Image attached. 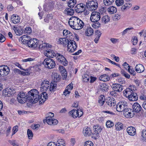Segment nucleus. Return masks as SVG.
Instances as JSON below:
<instances>
[{
    "label": "nucleus",
    "mask_w": 146,
    "mask_h": 146,
    "mask_svg": "<svg viewBox=\"0 0 146 146\" xmlns=\"http://www.w3.org/2000/svg\"><path fill=\"white\" fill-rule=\"evenodd\" d=\"M36 91V89H33L29 91L26 96L23 93L19 94L17 97L18 102L22 104L26 102L32 104L36 103V95L35 94Z\"/></svg>",
    "instance_id": "1"
},
{
    "label": "nucleus",
    "mask_w": 146,
    "mask_h": 146,
    "mask_svg": "<svg viewBox=\"0 0 146 146\" xmlns=\"http://www.w3.org/2000/svg\"><path fill=\"white\" fill-rule=\"evenodd\" d=\"M44 54L48 57L53 58L56 57L57 61L63 65L66 66L68 64V61L63 56L59 53H56L51 49H47L44 51Z\"/></svg>",
    "instance_id": "2"
},
{
    "label": "nucleus",
    "mask_w": 146,
    "mask_h": 146,
    "mask_svg": "<svg viewBox=\"0 0 146 146\" xmlns=\"http://www.w3.org/2000/svg\"><path fill=\"white\" fill-rule=\"evenodd\" d=\"M52 76L53 82H51L49 89L50 91L51 92L56 90V88L57 82L59 81L60 79V76L56 73H52Z\"/></svg>",
    "instance_id": "3"
},
{
    "label": "nucleus",
    "mask_w": 146,
    "mask_h": 146,
    "mask_svg": "<svg viewBox=\"0 0 146 146\" xmlns=\"http://www.w3.org/2000/svg\"><path fill=\"white\" fill-rule=\"evenodd\" d=\"M86 6L88 10L93 11L96 10L98 7L96 0H89L86 3Z\"/></svg>",
    "instance_id": "4"
},
{
    "label": "nucleus",
    "mask_w": 146,
    "mask_h": 146,
    "mask_svg": "<svg viewBox=\"0 0 146 146\" xmlns=\"http://www.w3.org/2000/svg\"><path fill=\"white\" fill-rule=\"evenodd\" d=\"M42 63L45 67L50 69L54 68L56 65L54 61L52 59L49 58L44 59Z\"/></svg>",
    "instance_id": "5"
},
{
    "label": "nucleus",
    "mask_w": 146,
    "mask_h": 146,
    "mask_svg": "<svg viewBox=\"0 0 146 146\" xmlns=\"http://www.w3.org/2000/svg\"><path fill=\"white\" fill-rule=\"evenodd\" d=\"M103 128L98 125H94L93 126L94 132L92 133V137L95 139H98L100 135V133L103 129Z\"/></svg>",
    "instance_id": "6"
},
{
    "label": "nucleus",
    "mask_w": 146,
    "mask_h": 146,
    "mask_svg": "<svg viewBox=\"0 0 146 146\" xmlns=\"http://www.w3.org/2000/svg\"><path fill=\"white\" fill-rule=\"evenodd\" d=\"M39 92L37 91V101H39V104L40 105L42 104L48 98V94L45 92H44L42 93L40 96V95L39 94Z\"/></svg>",
    "instance_id": "7"
},
{
    "label": "nucleus",
    "mask_w": 146,
    "mask_h": 146,
    "mask_svg": "<svg viewBox=\"0 0 146 146\" xmlns=\"http://www.w3.org/2000/svg\"><path fill=\"white\" fill-rule=\"evenodd\" d=\"M127 103L125 101H121L118 103L116 106V110L119 112L124 111L125 110L127 107Z\"/></svg>",
    "instance_id": "8"
},
{
    "label": "nucleus",
    "mask_w": 146,
    "mask_h": 146,
    "mask_svg": "<svg viewBox=\"0 0 146 146\" xmlns=\"http://www.w3.org/2000/svg\"><path fill=\"white\" fill-rule=\"evenodd\" d=\"M41 40H39L37 39V46L39 45L38 49L40 51L42 50L45 49V48H51L52 47V46L48 43H43L42 41V39Z\"/></svg>",
    "instance_id": "9"
},
{
    "label": "nucleus",
    "mask_w": 146,
    "mask_h": 146,
    "mask_svg": "<svg viewBox=\"0 0 146 146\" xmlns=\"http://www.w3.org/2000/svg\"><path fill=\"white\" fill-rule=\"evenodd\" d=\"M10 69L7 65L0 66V76L3 77L7 76L9 73Z\"/></svg>",
    "instance_id": "10"
},
{
    "label": "nucleus",
    "mask_w": 146,
    "mask_h": 146,
    "mask_svg": "<svg viewBox=\"0 0 146 146\" xmlns=\"http://www.w3.org/2000/svg\"><path fill=\"white\" fill-rule=\"evenodd\" d=\"M76 20L75 21V23L73 25L72 28L76 30L80 29H82L84 25L83 22L79 18H77Z\"/></svg>",
    "instance_id": "11"
},
{
    "label": "nucleus",
    "mask_w": 146,
    "mask_h": 146,
    "mask_svg": "<svg viewBox=\"0 0 146 146\" xmlns=\"http://www.w3.org/2000/svg\"><path fill=\"white\" fill-rule=\"evenodd\" d=\"M70 40L69 43L67 44V47L68 50H69V51L71 52H73L76 49L77 45L76 42L74 40H71L70 38H69Z\"/></svg>",
    "instance_id": "12"
},
{
    "label": "nucleus",
    "mask_w": 146,
    "mask_h": 146,
    "mask_svg": "<svg viewBox=\"0 0 146 146\" xmlns=\"http://www.w3.org/2000/svg\"><path fill=\"white\" fill-rule=\"evenodd\" d=\"M109 86L105 83L100 84L98 86V93H102L108 91Z\"/></svg>",
    "instance_id": "13"
},
{
    "label": "nucleus",
    "mask_w": 146,
    "mask_h": 146,
    "mask_svg": "<svg viewBox=\"0 0 146 146\" xmlns=\"http://www.w3.org/2000/svg\"><path fill=\"white\" fill-rule=\"evenodd\" d=\"M100 18V14L99 13L94 11L92 13L90 17V20L92 22H98Z\"/></svg>",
    "instance_id": "14"
},
{
    "label": "nucleus",
    "mask_w": 146,
    "mask_h": 146,
    "mask_svg": "<svg viewBox=\"0 0 146 146\" xmlns=\"http://www.w3.org/2000/svg\"><path fill=\"white\" fill-rule=\"evenodd\" d=\"M55 3V1L52 0L49 1L47 4L44 6V11L47 12L52 10L54 8Z\"/></svg>",
    "instance_id": "15"
},
{
    "label": "nucleus",
    "mask_w": 146,
    "mask_h": 146,
    "mask_svg": "<svg viewBox=\"0 0 146 146\" xmlns=\"http://www.w3.org/2000/svg\"><path fill=\"white\" fill-rule=\"evenodd\" d=\"M86 8L85 5L83 3H80L78 4L75 7V10L76 12L78 13H81L85 11Z\"/></svg>",
    "instance_id": "16"
},
{
    "label": "nucleus",
    "mask_w": 146,
    "mask_h": 146,
    "mask_svg": "<svg viewBox=\"0 0 146 146\" xmlns=\"http://www.w3.org/2000/svg\"><path fill=\"white\" fill-rule=\"evenodd\" d=\"M111 87L113 90H115L117 92H121L123 88V86L118 84H113Z\"/></svg>",
    "instance_id": "17"
},
{
    "label": "nucleus",
    "mask_w": 146,
    "mask_h": 146,
    "mask_svg": "<svg viewBox=\"0 0 146 146\" xmlns=\"http://www.w3.org/2000/svg\"><path fill=\"white\" fill-rule=\"evenodd\" d=\"M36 38H31L26 44L29 47L34 49L36 47Z\"/></svg>",
    "instance_id": "18"
},
{
    "label": "nucleus",
    "mask_w": 146,
    "mask_h": 146,
    "mask_svg": "<svg viewBox=\"0 0 146 146\" xmlns=\"http://www.w3.org/2000/svg\"><path fill=\"white\" fill-rule=\"evenodd\" d=\"M132 110L135 113H138L139 111H141V107L140 104L137 103H134L132 106Z\"/></svg>",
    "instance_id": "19"
},
{
    "label": "nucleus",
    "mask_w": 146,
    "mask_h": 146,
    "mask_svg": "<svg viewBox=\"0 0 146 146\" xmlns=\"http://www.w3.org/2000/svg\"><path fill=\"white\" fill-rule=\"evenodd\" d=\"M31 38L29 36L25 35L21 36L19 38V40H21L23 44L26 45Z\"/></svg>",
    "instance_id": "20"
},
{
    "label": "nucleus",
    "mask_w": 146,
    "mask_h": 146,
    "mask_svg": "<svg viewBox=\"0 0 146 146\" xmlns=\"http://www.w3.org/2000/svg\"><path fill=\"white\" fill-rule=\"evenodd\" d=\"M50 86L49 82L46 80H44L42 82L41 86V88L43 89V90L46 91L49 88Z\"/></svg>",
    "instance_id": "21"
},
{
    "label": "nucleus",
    "mask_w": 146,
    "mask_h": 146,
    "mask_svg": "<svg viewBox=\"0 0 146 146\" xmlns=\"http://www.w3.org/2000/svg\"><path fill=\"white\" fill-rule=\"evenodd\" d=\"M135 71L139 73L143 72L145 70L143 66L140 64H137L135 67Z\"/></svg>",
    "instance_id": "22"
},
{
    "label": "nucleus",
    "mask_w": 146,
    "mask_h": 146,
    "mask_svg": "<svg viewBox=\"0 0 146 146\" xmlns=\"http://www.w3.org/2000/svg\"><path fill=\"white\" fill-rule=\"evenodd\" d=\"M46 121L49 125H56L58 123V121L55 119L52 118H46Z\"/></svg>",
    "instance_id": "23"
},
{
    "label": "nucleus",
    "mask_w": 146,
    "mask_h": 146,
    "mask_svg": "<svg viewBox=\"0 0 146 146\" xmlns=\"http://www.w3.org/2000/svg\"><path fill=\"white\" fill-rule=\"evenodd\" d=\"M128 108V106H127V107L126 109L127 110H125L123 111L124 114L128 115L131 117H133L135 114L134 112L133 111L132 109H129Z\"/></svg>",
    "instance_id": "24"
},
{
    "label": "nucleus",
    "mask_w": 146,
    "mask_h": 146,
    "mask_svg": "<svg viewBox=\"0 0 146 146\" xmlns=\"http://www.w3.org/2000/svg\"><path fill=\"white\" fill-rule=\"evenodd\" d=\"M11 20L13 23L16 24L19 22L20 17L16 15L13 14L11 16Z\"/></svg>",
    "instance_id": "25"
},
{
    "label": "nucleus",
    "mask_w": 146,
    "mask_h": 146,
    "mask_svg": "<svg viewBox=\"0 0 146 146\" xmlns=\"http://www.w3.org/2000/svg\"><path fill=\"white\" fill-rule=\"evenodd\" d=\"M127 131L129 135L131 136H134L136 133V130L133 127H129L127 128Z\"/></svg>",
    "instance_id": "26"
},
{
    "label": "nucleus",
    "mask_w": 146,
    "mask_h": 146,
    "mask_svg": "<svg viewBox=\"0 0 146 146\" xmlns=\"http://www.w3.org/2000/svg\"><path fill=\"white\" fill-rule=\"evenodd\" d=\"M59 40L60 44L64 45V46L66 47L67 46L68 43H69L70 39L64 38H60Z\"/></svg>",
    "instance_id": "27"
},
{
    "label": "nucleus",
    "mask_w": 146,
    "mask_h": 146,
    "mask_svg": "<svg viewBox=\"0 0 146 146\" xmlns=\"http://www.w3.org/2000/svg\"><path fill=\"white\" fill-rule=\"evenodd\" d=\"M132 93H133V91L132 89L130 88H127L123 91V94L125 96L128 98Z\"/></svg>",
    "instance_id": "28"
},
{
    "label": "nucleus",
    "mask_w": 146,
    "mask_h": 146,
    "mask_svg": "<svg viewBox=\"0 0 146 146\" xmlns=\"http://www.w3.org/2000/svg\"><path fill=\"white\" fill-rule=\"evenodd\" d=\"M83 132L84 135L86 136H89L92 133L91 130L90 128L88 127L84 128Z\"/></svg>",
    "instance_id": "29"
},
{
    "label": "nucleus",
    "mask_w": 146,
    "mask_h": 146,
    "mask_svg": "<svg viewBox=\"0 0 146 146\" xmlns=\"http://www.w3.org/2000/svg\"><path fill=\"white\" fill-rule=\"evenodd\" d=\"M138 97L137 93H132L128 98L129 100L131 101H137L138 100Z\"/></svg>",
    "instance_id": "30"
},
{
    "label": "nucleus",
    "mask_w": 146,
    "mask_h": 146,
    "mask_svg": "<svg viewBox=\"0 0 146 146\" xmlns=\"http://www.w3.org/2000/svg\"><path fill=\"white\" fill-rule=\"evenodd\" d=\"M69 115H72L74 118H76L78 116V111L76 110H72L69 112Z\"/></svg>",
    "instance_id": "31"
},
{
    "label": "nucleus",
    "mask_w": 146,
    "mask_h": 146,
    "mask_svg": "<svg viewBox=\"0 0 146 146\" xmlns=\"http://www.w3.org/2000/svg\"><path fill=\"white\" fill-rule=\"evenodd\" d=\"M77 18H78V17L75 16L72 17L70 18L68 22V23L71 28H72L73 25H74L75 23V21L76 20Z\"/></svg>",
    "instance_id": "32"
},
{
    "label": "nucleus",
    "mask_w": 146,
    "mask_h": 146,
    "mask_svg": "<svg viewBox=\"0 0 146 146\" xmlns=\"http://www.w3.org/2000/svg\"><path fill=\"white\" fill-rule=\"evenodd\" d=\"M106 103L110 107L114 106L116 104L115 101L111 99L106 100Z\"/></svg>",
    "instance_id": "33"
},
{
    "label": "nucleus",
    "mask_w": 146,
    "mask_h": 146,
    "mask_svg": "<svg viewBox=\"0 0 146 146\" xmlns=\"http://www.w3.org/2000/svg\"><path fill=\"white\" fill-rule=\"evenodd\" d=\"M95 34L96 38L94 40V41L96 43H97L102 33L100 31L98 30L95 31Z\"/></svg>",
    "instance_id": "34"
},
{
    "label": "nucleus",
    "mask_w": 146,
    "mask_h": 146,
    "mask_svg": "<svg viewBox=\"0 0 146 146\" xmlns=\"http://www.w3.org/2000/svg\"><path fill=\"white\" fill-rule=\"evenodd\" d=\"M99 79L100 80L105 82L109 81L110 79V78L108 75L104 74L100 76L99 78Z\"/></svg>",
    "instance_id": "35"
},
{
    "label": "nucleus",
    "mask_w": 146,
    "mask_h": 146,
    "mask_svg": "<svg viewBox=\"0 0 146 146\" xmlns=\"http://www.w3.org/2000/svg\"><path fill=\"white\" fill-rule=\"evenodd\" d=\"M73 9L71 8H66L64 10V13L70 16L72 15L74 13Z\"/></svg>",
    "instance_id": "36"
},
{
    "label": "nucleus",
    "mask_w": 146,
    "mask_h": 146,
    "mask_svg": "<svg viewBox=\"0 0 146 146\" xmlns=\"http://www.w3.org/2000/svg\"><path fill=\"white\" fill-rule=\"evenodd\" d=\"M115 127L116 130L120 131L123 129V125L121 123L118 122L115 124Z\"/></svg>",
    "instance_id": "37"
},
{
    "label": "nucleus",
    "mask_w": 146,
    "mask_h": 146,
    "mask_svg": "<svg viewBox=\"0 0 146 146\" xmlns=\"http://www.w3.org/2000/svg\"><path fill=\"white\" fill-rule=\"evenodd\" d=\"M94 31L93 29L90 27L87 28L85 33L87 36H90L94 33Z\"/></svg>",
    "instance_id": "38"
},
{
    "label": "nucleus",
    "mask_w": 146,
    "mask_h": 146,
    "mask_svg": "<svg viewBox=\"0 0 146 146\" xmlns=\"http://www.w3.org/2000/svg\"><path fill=\"white\" fill-rule=\"evenodd\" d=\"M131 6L132 4L130 3H127L121 7V10L122 11H125L127 9H128Z\"/></svg>",
    "instance_id": "39"
},
{
    "label": "nucleus",
    "mask_w": 146,
    "mask_h": 146,
    "mask_svg": "<svg viewBox=\"0 0 146 146\" xmlns=\"http://www.w3.org/2000/svg\"><path fill=\"white\" fill-rule=\"evenodd\" d=\"M12 91H11V90L10 88L9 90H6L5 91H4L3 92V94H4V96H5L7 97H10L12 96V94H13Z\"/></svg>",
    "instance_id": "40"
},
{
    "label": "nucleus",
    "mask_w": 146,
    "mask_h": 146,
    "mask_svg": "<svg viewBox=\"0 0 146 146\" xmlns=\"http://www.w3.org/2000/svg\"><path fill=\"white\" fill-rule=\"evenodd\" d=\"M56 144L57 146H65V145L64 141L62 139H58Z\"/></svg>",
    "instance_id": "41"
},
{
    "label": "nucleus",
    "mask_w": 146,
    "mask_h": 146,
    "mask_svg": "<svg viewBox=\"0 0 146 146\" xmlns=\"http://www.w3.org/2000/svg\"><path fill=\"white\" fill-rule=\"evenodd\" d=\"M72 83L69 84L67 87L66 88L65 90L64 91V93L65 94L66 92H68V94H70V92L68 91V90H72L73 88V84H72Z\"/></svg>",
    "instance_id": "42"
},
{
    "label": "nucleus",
    "mask_w": 146,
    "mask_h": 146,
    "mask_svg": "<svg viewBox=\"0 0 146 146\" xmlns=\"http://www.w3.org/2000/svg\"><path fill=\"white\" fill-rule=\"evenodd\" d=\"M13 29L14 30L15 33L17 35H22L23 31L22 30L20 31L19 29H18L17 27H14Z\"/></svg>",
    "instance_id": "43"
},
{
    "label": "nucleus",
    "mask_w": 146,
    "mask_h": 146,
    "mask_svg": "<svg viewBox=\"0 0 146 146\" xmlns=\"http://www.w3.org/2000/svg\"><path fill=\"white\" fill-rule=\"evenodd\" d=\"M110 21V17L108 16H104L102 18V22L103 23H106Z\"/></svg>",
    "instance_id": "44"
},
{
    "label": "nucleus",
    "mask_w": 146,
    "mask_h": 146,
    "mask_svg": "<svg viewBox=\"0 0 146 146\" xmlns=\"http://www.w3.org/2000/svg\"><path fill=\"white\" fill-rule=\"evenodd\" d=\"M108 11L111 14L115 13L117 11V8L114 6L110 7L108 9Z\"/></svg>",
    "instance_id": "45"
},
{
    "label": "nucleus",
    "mask_w": 146,
    "mask_h": 146,
    "mask_svg": "<svg viewBox=\"0 0 146 146\" xmlns=\"http://www.w3.org/2000/svg\"><path fill=\"white\" fill-rule=\"evenodd\" d=\"M114 0H104V3L106 6H109L111 5Z\"/></svg>",
    "instance_id": "46"
},
{
    "label": "nucleus",
    "mask_w": 146,
    "mask_h": 146,
    "mask_svg": "<svg viewBox=\"0 0 146 146\" xmlns=\"http://www.w3.org/2000/svg\"><path fill=\"white\" fill-rule=\"evenodd\" d=\"M114 123L110 120H108L106 123V125L108 128H111L114 125Z\"/></svg>",
    "instance_id": "47"
},
{
    "label": "nucleus",
    "mask_w": 146,
    "mask_h": 146,
    "mask_svg": "<svg viewBox=\"0 0 146 146\" xmlns=\"http://www.w3.org/2000/svg\"><path fill=\"white\" fill-rule=\"evenodd\" d=\"M82 81L87 82L89 81L90 76L87 74H84L82 76Z\"/></svg>",
    "instance_id": "48"
},
{
    "label": "nucleus",
    "mask_w": 146,
    "mask_h": 146,
    "mask_svg": "<svg viewBox=\"0 0 146 146\" xmlns=\"http://www.w3.org/2000/svg\"><path fill=\"white\" fill-rule=\"evenodd\" d=\"M121 74L123 76H125L126 78L129 79L130 77V75L128 74L124 70H122L121 71Z\"/></svg>",
    "instance_id": "49"
},
{
    "label": "nucleus",
    "mask_w": 146,
    "mask_h": 146,
    "mask_svg": "<svg viewBox=\"0 0 146 146\" xmlns=\"http://www.w3.org/2000/svg\"><path fill=\"white\" fill-rule=\"evenodd\" d=\"M128 71L130 74L133 76H135L136 75V73L134 69L132 68H128Z\"/></svg>",
    "instance_id": "50"
},
{
    "label": "nucleus",
    "mask_w": 146,
    "mask_h": 146,
    "mask_svg": "<svg viewBox=\"0 0 146 146\" xmlns=\"http://www.w3.org/2000/svg\"><path fill=\"white\" fill-rule=\"evenodd\" d=\"M32 32V30L31 27L26 28L24 31V33L25 34H30Z\"/></svg>",
    "instance_id": "51"
},
{
    "label": "nucleus",
    "mask_w": 146,
    "mask_h": 146,
    "mask_svg": "<svg viewBox=\"0 0 146 146\" xmlns=\"http://www.w3.org/2000/svg\"><path fill=\"white\" fill-rule=\"evenodd\" d=\"M27 134L28 138L29 139H31L33 137V134L31 130L29 129L27 130Z\"/></svg>",
    "instance_id": "52"
},
{
    "label": "nucleus",
    "mask_w": 146,
    "mask_h": 146,
    "mask_svg": "<svg viewBox=\"0 0 146 146\" xmlns=\"http://www.w3.org/2000/svg\"><path fill=\"white\" fill-rule=\"evenodd\" d=\"M94 23L92 24V27L95 28L99 27L100 26V24L98 22H93Z\"/></svg>",
    "instance_id": "53"
},
{
    "label": "nucleus",
    "mask_w": 146,
    "mask_h": 146,
    "mask_svg": "<svg viewBox=\"0 0 146 146\" xmlns=\"http://www.w3.org/2000/svg\"><path fill=\"white\" fill-rule=\"evenodd\" d=\"M124 1L123 0H116L115 3L117 6H121L123 3Z\"/></svg>",
    "instance_id": "54"
},
{
    "label": "nucleus",
    "mask_w": 146,
    "mask_h": 146,
    "mask_svg": "<svg viewBox=\"0 0 146 146\" xmlns=\"http://www.w3.org/2000/svg\"><path fill=\"white\" fill-rule=\"evenodd\" d=\"M60 72L62 76H64L63 79H66L67 77V72L66 69L63 70L62 71H61Z\"/></svg>",
    "instance_id": "55"
},
{
    "label": "nucleus",
    "mask_w": 146,
    "mask_h": 146,
    "mask_svg": "<svg viewBox=\"0 0 146 146\" xmlns=\"http://www.w3.org/2000/svg\"><path fill=\"white\" fill-rule=\"evenodd\" d=\"M93 143L91 141H88L85 142L84 146H93Z\"/></svg>",
    "instance_id": "56"
},
{
    "label": "nucleus",
    "mask_w": 146,
    "mask_h": 146,
    "mask_svg": "<svg viewBox=\"0 0 146 146\" xmlns=\"http://www.w3.org/2000/svg\"><path fill=\"white\" fill-rule=\"evenodd\" d=\"M132 43L133 45H136L138 42V40L137 37L135 36L133 39L131 40Z\"/></svg>",
    "instance_id": "57"
},
{
    "label": "nucleus",
    "mask_w": 146,
    "mask_h": 146,
    "mask_svg": "<svg viewBox=\"0 0 146 146\" xmlns=\"http://www.w3.org/2000/svg\"><path fill=\"white\" fill-rule=\"evenodd\" d=\"M133 29V28L131 27L130 28H127L124 30L122 33V35H123L127 33L128 31Z\"/></svg>",
    "instance_id": "58"
},
{
    "label": "nucleus",
    "mask_w": 146,
    "mask_h": 146,
    "mask_svg": "<svg viewBox=\"0 0 146 146\" xmlns=\"http://www.w3.org/2000/svg\"><path fill=\"white\" fill-rule=\"evenodd\" d=\"M5 38L2 34H0V42H2L5 40Z\"/></svg>",
    "instance_id": "59"
},
{
    "label": "nucleus",
    "mask_w": 146,
    "mask_h": 146,
    "mask_svg": "<svg viewBox=\"0 0 146 146\" xmlns=\"http://www.w3.org/2000/svg\"><path fill=\"white\" fill-rule=\"evenodd\" d=\"M142 136L143 139H146V128L143 130L142 132Z\"/></svg>",
    "instance_id": "60"
},
{
    "label": "nucleus",
    "mask_w": 146,
    "mask_h": 146,
    "mask_svg": "<svg viewBox=\"0 0 146 146\" xmlns=\"http://www.w3.org/2000/svg\"><path fill=\"white\" fill-rule=\"evenodd\" d=\"M29 70L28 69V71H25L26 72H23L22 71H21V72L20 74L23 75V76H25L26 75H29L30 73L28 71Z\"/></svg>",
    "instance_id": "61"
},
{
    "label": "nucleus",
    "mask_w": 146,
    "mask_h": 146,
    "mask_svg": "<svg viewBox=\"0 0 146 146\" xmlns=\"http://www.w3.org/2000/svg\"><path fill=\"white\" fill-rule=\"evenodd\" d=\"M28 112L24 110H18V113L19 115H23L24 114H26Z\"/></svg>",
    "instance_id": "62"
},
{
    "label": "nucleus",
    "mask_w": 146,
    "mask_h": 146,
    "mask_svg": "<svg viewBox=\"0 0 146 146\" xmlns=\"http://www.w3.org/2000/svg\"><path fill=\"white\" fill-rule=\"evenodd\" d=\"M47 116V117L46 118L50 117L51 118V117H54V113L52 112H49L48 113L47 115H46Z\"/></svg>",
    "instance_id": "63"
},
{
    "label": "nucleus",
    "mask_w": 146,
    "mask_h": 146,
    "mask_svg": "<svg viewBox=\"0 0 146 146\" xmlns=\"http://www.w3.org/2000/svg\"><path fill=\"white\" fill-rule=\"evenodd\" d=\"M116 91L113 90V91H111L110 92V95L113 96L115 97L117 96V93L116 92Z\"/></svg>",
    "instance_id": "64"
}]
</instances>
